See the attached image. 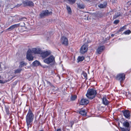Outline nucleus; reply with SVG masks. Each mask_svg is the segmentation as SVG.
<instances>
[{"label": "nucleus", "mask_w": 131, "mask_h": 131, "mask_svg": "<svg viewBox=\"0 0 131 131\" xmlns=\"http://www.w3.org/2000/svg\"><path fill=\"white\" fill-rule=\"evenodd\" d=\"M34 117V115L30 108L28 111L26 117V122L27 126H31Z\"/></svg>", "instance_id": "obj_1"}, {"label": "nucleus", "mask_w": 131, "mask_h": 131, "mask_svg": "<svg viewBox=\"0 0 131 131\" xmlns=\"http://www.w3.org/2000/svg\"><path fill=\"white\" fill-rule=\"evenodd\" d=\"M82 75L84 77V78L86 80L87 79V74L86 72H83L82 74Z\"/></svg>", "instance_id": "obj_32"}, {"label": "nucleus", "mask_w": 131, "mask_h": 131, "mask_svg": "<svg viewBox=\"0 0 131 131\" xmlns=\"http://www.w3.org/2000/svg\"><path fill=\"white\" fill-rule=\"evenodd\" d=\"M84 58V57H79L78 58V60L79 61H82L83 60Z\"/></svg>", "instance_id": "obj_28"}, {"label": "nucleus", "mask_w": 131, "mask_h": 131, "mask_svg": "<svg viewBox=\"0 0 131 131\" xmlns=\"http://www.w3.org/2000/svg\"><path fill=\"white\" fill-rule=\"evenodd\" d=\"M121 130L122 131H129V128H121Z\"/></svg>", "instance_id": "obj_30"}, {"label": "nucleus", "mask_w": 131, "mask_h": 131, "mask_svg": "<svg viewBox=\"0 0 131 131\" xmlns=\"http://www.w3.org/2000/svg\"><path fill=\"white\" fill-rule=\"evenodd\" d=\"M47 83L48 84H49V85H50L51 86H53V85L51 84V83H50V82H49L47 81H46Z\"/></svg>", "instance_id": "obj_36"}, {"label": "nucleus", "mask_w": 131, "mask_h": 131, "mask_svg": "<svg viewBox=\"0 0 131 131\" xmlns=\"http://www.w3.org/2000/svg\"><path fill=\"white\" fill-rule=\"evenodd\" d=\"M19 24H20V25L19 26H21L22 27H24L25 26V23L24 22H23L22 23H19Z\"/></svg>", "instance_id": "obj_33"}, {"label": "nucleus", "mask_w": 131, "mask_h": 131, "mask_svg": "<svg viewBox=\"0 0 131 131\" xmlns=\"http://www.w3.org/2000/svg\"><path fill=\"white\" fill-rule=\"evenodd\" d=\"M96 94V91L94 89H89L87 91L86 95L89 99H92L95 97Z\"/></svg>", "instance_id": "obj_2"}, {"label": "nucleus", "mask_w": 131, "mask_h": 131, "mask_svg": "<svg viewBox=\"0 0 131 131\" xmlns=\"http://www.w3.org/2000/svg\"><path fill=\"white\" fill-rule=\"evenodd\" d=\"M125 76V75L123 73H119L117 75L116 79L117 80L120 81L121 83L124 80Z\"/></svg>", "instance_id": "obj_3"}, {"label": "nucleus", "mask_w": 131, "mask_h": 131, "mask_svg": "<svg viewBox=\"0 0 131 131\" xmlns=\"http://www.w3.org/2000/svg\"><path fill=\"white\" fill-rule=\"evenodd\" d=\"M66 9L69 14H71L72 13V10L70 7L69 6L66 5Z\"/></svg>", "instance_id": "obj_17"}, {"label": "nucleus", "mask_w": 131, "mask_h": 131, "mask_svg": "<svg viewBox=\"0 0 131 131\" xmlns=\"http://www.w3.org/2000/svg\"><path fill=\"white\" fill-rule=\"evenodd\" d=\"M40 62L37 60L34 61L33 63V65L35 66H38L40 64Z\"/></svg>", "instance_id": "obj_25"}, {"label": "nucleus", "mask_w": 131, "mask_h": 131, "mask_svg": "<svg viewBox=\"0 0 131 131\" xmlns=\"http://www.w3.org/2000/svg\"><path fill=\"white\" fill-rule=\"evenodd\" d=\"M23 3L24 7L26 6L33 7L34 6V4L31 1L28 0L24 1L23 2Z\"/></svg>", "instance_id": "obj_7"}, {"label": "nucleus", "mask_w": 131, "mask_h": 131, "mask_svg": "<svg viewBox=\"0 0 131 131\" xmlns=\"http://www.w3.org/2000/svg\"><path fill=\"white\" fill-rule=\"evenodd\" d=\"M107 3L106 2L104 4H100L98 5V7L100 8H105L106 5Z\"/></svg>", "instance_id": "obj_21"}, {"label": "nucleus", "mask_w": 131, "mask_h": 131, "mask_svg": "<svg viewBox=\"0 0 131 131\" xmlns=\"http://www.w3.org/2000/svg\"><path fill=\"white\" fill-rule=\"evenodd\" d=\"M78 7L80 9H84L85 6L83 4H77Z\"/></svg>", "instance_id": "obj_19"}, {"label": "nucleus", "mask_w": 131, "mask_h": 131, "mask_svg": "<svg viewBox=\"0 0 131 131\" xmlns=\"http://www.w3.org/2000/svg\"><path fill=\"white\" fill-rule=\"evenodd\" d=\"M21 5H22L21 4H18L17 5H16V6H15V7H19Z\"/></svg>", "instance_id": "obj_38"}, {"label": "nucleus", "mask_w": 131, "mask_h": 131, "mask_svg": "<svg viewBox=\"0 0 131 131\" xmlns=\"http://www.w3.org/2000/svg\"><path fill=\"white\" fill-rule=\"evenodd\" d=\"M41 51L40 49L38 48H35L32 49L31 50L32 52L35 54H40Z\"/></svg>", "instance_id": "obj_12"}, {"label": "nucleus", "mask_w": 131, "mask_h": 131, "mask_svg": "<svg viewBox=\"0 0 131 131\" xmlns=\"http://www.w3.org/2000/svg\"><path fill=\"white\" fill-rule=\"evenodd\" d=\"M124 115L125 118L127 119H130V111L128 110H125L122 111Z\"/></svg>", "instance_id": "obj_10"}, {"label": "nucleus", "mask_w": 131, "mask_h": 131, "mask_svg": "<svg viewBox=\"0 0 131 131\" xmlns=\"http://www.w3.org/2000/svg\"><path fill=\"white\" fill-rule=\"evenodd\" d=\"M123 126L126 128H129V123L128 122L125 121L123 123Z\"/></svg>", "instance_id": "obj_18"}, {"label": "nucleus", "mask_w": 131, "mask_h": 131, "mask_svg": "<svg viewBox=\"0 0 131 131\" xmlns=\"http://www.w3.org/2000/svg\"><path fill=\"white\" fill-rule=\"evenodd\" d=\"M131 32L130 30H128L125 31L123 33L125 35H129Z\"/></svg>", "instance_id": "obj_29"}, {"label": "nucleus", "mask_w": 131, "mask_h": 131, "mask_svg": "<svg viewBox=\"0 0 131 131\" xmlns=\"http://www.w3.org/2000/svg\"><path fill=\"white\" fill-rule=\"evenodd\" d=\"M5 111L7 114L9 115V107H6L5 106Z\"/></svg>", "instance_id": "obj_31"}, {"label": "nucleus", "mask_w": 131, "mask_h": 131, "mask_svg": "<svg viewBox=\"0 0 131 131\" xmlns=\"http://www.w3.org/2000/svg\"><path fill=\"white\" fill-rule=\"evenodd\" d=\"M27 64L24 62V61H22L20 63V65L19 67L20 68L22 67L24 65H26Z\"/></svg>", "instance_id": "obj_24"}, {"label": "nucleus", "mask_w": 131, "mask_h": 131, "mask_svg": "<svg viewBox=\"0 0 131 131\" xmlns=\"http://www.w3.org/2000/svg\"><path fill=\"white\" fill-rule=\"evenodd\" d=\"M119 22V20H115L114 22V24H118Z\"/></svg>", "instance_id": "obj_34"}, {"label": "nucleus", "mask_w": 131, "mask_h": 131, "mask_svg": "<svg viewBox=\"0 0 131 131\" xmlns=\"http://www.w3.org/2000/svg\"><path fill=\"white\" fill-rule=\"evenodd\" d=\"M24 70V69H18L15 70L14 72V73L15 74L20 73L21 71Z\"/></svg>", "instance_id": "obj_22"}, {"label": "nucleus", "mask_w": 131, "mask_h": 131, "mask_svg": "<svg viewBox=\"0 0 131 131\" xmlns=\"http://www.w3.org/2000/svg\"><path fill=\"white\" fill-rule=\"evenodd\" d=\"M126 25H125L123 27H121L120 29L118 30V31L119 32L123 31L124 29H126Z\"/></svg>", "instance_id": "obj_27"}, {"label": "nucleus", "mask_w": 131, "mask_h": 131, "mask_svg": "<svg viewBox=\"0 0 131 131\" xmlns=\"http://www.w3.org/2000/svg\"><path fill=\"white\" fill-rule=\"evenodd\" d=\"M88 49V46L87 44H85L83 45L81 48L80 52L82 54H84L87 52Z\"/></svg>", "instance_id": "obj_5"}, {"label": "nucleus", "mask_w": 131, "mask_h": 131, "mask_svg": "<svg viewBox=\"0 0 131 131\" xmlns=\"http://www.w3.org/2000/svg\"><path fill=\"white\" fill-rule=\"evenodd\" d=\"M51 53V52L50 50L47 51H41L40 55L41 57L44 58L49 55Z\"/></svg>", "instance_id": "obj_6"}, {"label": "nucleus", "mask_w": 131, "mask_h": 131, "mask_svg": "<svg viewBox=\"0 0 131 131\" xmlns=\"http://www.w3.org/2000/svg\"><path fill=\"white\" fill-rule=\"evenodd\" d=\"M111 36V37H113L114 36V35L113 34H112Z\"/></svg>", "instance_id": "obj_40"}, {"label": "nucleus", "mask_w": 131, "mask_h": 131, "mask_svg": "<svg viewBox=\"0 0 131 131\" xmlns=\"http://www.w3.org/2000/svg\"><path fill=\"white\" fill-rule=\"evenodd\" d=\"M20 25V24H17L13 25L8 28L7 29V30H8V31H11L15 28H17L19 27Z\"/></svg>", "instance_id": "obj_14"}, {"label": "nucleus", "mask_w": 131, "mask_h": 131, "mask_svg": "<svg viewBox=\"0 0 131 131\" xmlns=\"http://www.w3.org/2000/svg\"><path fill=\"white\" fill-rule=\"evenodd\" d=\"M32 53L31 50L30 49L28 50L27 51L26 58L29 61L32 60H33V57L32 56Z\"/></svg>", "instance_id": "obj_8"}, {"label": "nucleus", "mask_w": 131, "mask_h": 131, "mask_svg": "<svg viewBox=\"0 0 131 131\" xmlns=\"http://www.w3.org/2000/svg\"><path fill=\"white\" fill-rule=\"evenodd\" d=\"M61 42L62 45L67 46L68 44V41L67 38L64 36L62 37L61 38Z\"/></svg>", "instance_id": "obj_9"}, {"label": "nucleus", "mask_w": 131, "mask_h": 131, "mask_svg": "<svg viewBox=\"0 0 131 131\" xmlns=\"http://www.w3.org/2000/svg\"><path fill=\"white\" fill-rule=\"evenodd\" d=\"M105 48L104 46H102L99 47L96 50L97 52L99 54H100Z\"/></svg>", "instance_id": "obj_15"}, {"label": "nucleus", "mask_w": 131, "mask_h": 131, "mask_svg": "<svg viewBox=\"0 0 131 131\" xmlns=\"http://www.w3.org/2000/svg\"><path fill=\"white\" fill-rule=\"evenodd\" d=\"M77 96L75 95H72L71 97H70L71 100L72 101H74L77 98Z\"/></svg>", "instance_id": "obj_23"}, {"label": "nucleus", "mask_w": 131, "mask_h": 131, "mask_svg": "<svg viewBox=\"0 0 131 131\" xmlns=\"http://www.w3.org/2000/svg\"><path fill=\"white\" fill-rule=\"evenodd\" d=\"M118 16H116V17H115V18L117 17H118Z\"/></svg>", "instance_id": "obj_41"}, {"label": "nucleus", "mask_w": 131, "mask_h": 131, "mask_svg": "<svg viewBox=\"0 0 131 131\" xmlns=\"http://www.w3.org/2000/svg\"><path fill=\"white\" fill-rule=\"evenodd\" d=\"M80 113L83 116H85L86 114V112L85 110L81 111L80 112Z\"/></svg>", "instance_id": "obj_20"}, {"label": "nucleus", "mask_w": 131, "mask_h": 131, "mask_svg": "<svg viewBox=\"0 0 131 131\" xmlns=\"http://www.w3.org/2000/svg\"><path fill=\"white\" fill-rule=\"evenodd\" d=\"M54 61V58L52 55L43 60V62L45 63L48 64Z\"/></svg>", "instance_id": "obj_4"}, {"label": "nucleus", "mask_w": 131, "mask_h": 131, "mask_svg": "<svg viewBox=\"0 0 131 131\" xmlns=\"http://www.w3.org/2000/svg\"><path fill=\"white\" fill-rule=\"evenodd\" d=\"M102 102L103 104L105 105H108L110 103V102L108 101L106 99V97H103L102 98Z\"/></svg>", "instance_id": "obj_16"}, {"label": "nucleus", "mask_w": 131, "mask_h": 131, "mask_svg": "<svg viewBox=\"0 0 131 131\" xmlns=\"http://www.w3.org/2000/svg\"><path fill=\"white\" fill-rule=\"evenodd\" d=\"M52 13L51 12L49 13V11L47 10H43L40 14V16L41 18H42L45 16H48L49 14H50Z\"/></svg>", "instance_id": "obj_11"}, {"label": "nucleus", "mask_w": 131, "mask_h": 131, "mask_svg": "<svg viewBox=\"0 0 131 131\" xmlns=\"http://www.w3.org/2000/svg\"><path fill=\"white\" fill-rule=\"evenodd\" d=\"M67 1L69 2V3L71 4H74L76 0H66Z\"/></svg>", "instance_id": "obj_26"}, {"label": "nucleus", "mask_w": 131, "mask_h": 131, "mask_svg": "<svg viewBox=\"0 0 131 131\" xmlns=\"http://www.w3.org/2000/svg\"><path fill=\"white\" fill-rule=\"evenodd\" d=\"M56 131H61V130L60 129H58Z\"/></svg>", "instance_id": "obj_39"}, {"label": "nucleus", "mask_w": 131, "mask_h": 131, "mask_svg": "<svg viewBox=\"0 0 131 131\" xmlns=\"http://www.w3.org/2000/svg\"><path fill=\"white\" fill-rule=\"evenodd\" d=\"M1 78V76L0 75V79ZM0 83H5V82H4L3 81H2V80H0Z\"/></svg>", "instance_id": "obj_37"}, {"label": "nucleus", "mask_w": 131, "mask_h": 131, "mask_svg": "<svg viewBox=\"0 0 131 131\" xmlns=\"http://www.w3.org/2000/svg\"><path fill=\"white\" fill-rule=\"evenodd\" d=\"M26 19V18L25 17H23L19 18V21H21L22 20H24V19Z\"/></svg>", "instance_id": "obj_35"}, {"label": "nucleus", "mask_w": 131, "mask_h": 131, "mask_svg": "<svg viewBox=\"0 0 131 131\" xmlns=\"http://www.w3.org/2000/svg\"><path fill=\"white\" fill-rule=\"evenodd\" d=\"M89 101L86 99H82L80 102V104L81 105H87L89 103Z\"/></svg>", "instance_id": "obj_13"}]
</instances>
